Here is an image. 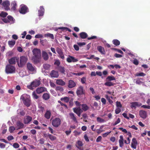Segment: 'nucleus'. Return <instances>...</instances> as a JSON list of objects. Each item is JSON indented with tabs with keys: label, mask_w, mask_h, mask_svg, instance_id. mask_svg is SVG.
Instances as JSON below:
<instances>
[{
	"label": "nucleus",
	"mask_w": 150,
	"mask_h": 150,
	"mask_svg": "<svg viewBox=\"0 0 150 150\" xmlns=\"http://www.w3.org/2000/svg\"><path fill=\"white\" fill-rule=\"evenodd\" d=\"M20 99L22 100L23 104L26 106L29 107L30 105L31 102L29 95L26 94H23L21 96Z\"/></svg>",
	"instance_id": "1"
},
{
	"label": "nucleus",
	"mask_w": 150,
	"mask_h": 150,
	"mask_svg": "<svg viewBox=\"0 0 150 150\" xmlns=\"http://www.w3.org/2000/svg\"><path fill=\"white\" fill-rule=\"evenodd\" d=\"M41 84L40 80L35 79L32 81L29 85L27 86V88L30 90L33 89V87H36L39 86Z\"/></svg>",
	"instance_id": "2"
},
{
	"label": "nucleus",
	"mask_w": 150,
	"mask_h": 150,
	"mask_svg": "<svg viewBox=\"0 0 150 150\" xmlns=\"http://www.w3.org/2000/svg\"><path fill=\"white\" fill-rule=\"evenodd\" d=\"M15 68L13 66L8 64L6 67L5 71L7 74L13 73L15 72Z\"/></svg>",
	"instance_id": "3"
},
{
	"label": "nucleus",
	"mask_w": 150,
	"mask_h": 150,
	"mask_svg": "<svg viewBox=\"0 0 150 150\" xmlns=\"http://www.w3.org/2000/svg\"><path fill=\"white\" fill-rule=\"evenodd\" d=\"M17 60V62L18 63V65L19 67H22L26 63L27 59L25 56H22L20 57V64H19L18 63L19 59H18V61Z\"/></svg>",
	"instance_id": "4"
},
{
	"label": "nucleus",
	"mask_w": 150,
	"mask_h": 150,
	"mask_svg": "<svg viewBox=\"0 0 150 150\" xmlns=\"http://www.w3.org/2000/svg\"><path fill=\"white\" fill-rule=\"evenodd\" d=\"M61 120L59 117H56L52 121V125L54 127H58L61 124Z\"/></svg>",
	"instance_id": "5"
},
{
	"label": "nucleus",
	"mask_w": 150,
	"mask_h": 150,
	"mask_svg": "<svg viewBox=\"0 0 150 150\" xmlns=\"http://www.w3.org/2000/svg\"><path fill=\"white\" fill-rule=\"evenodd\" d=\"M77 95L80 97L81 96L85 94V92L83 88L81 86H79L77 89L76 92Z\"/></svg>",
	"instance_id": "6"
},
{
	"label": "nucleus",
	"mask_w": 150,
	"mask_h": 150,
	"mask_svg": "<svg viewBox=\"0 0 150 150\" xmlns=\"http://www.w3.org/2000/svg\"><path fill=\"white\" fill-rule=\"evenodd\" d=\"M28 11V8L27 6L24 5H21V8L19 12L21 13L25 14Z\"/></svg>",
	"instance_id": "7"
},
{
	"label": "nucleus",
	"mask_w": 150,
	"mask_h": 150,
	"mask_svg": "<svg viewBox=\"0 0 150 150\" xmlns=\"http://www.w3.org/2000/svg\"><path fill=\"white\" fill-rule=\"evenodd\" d=\"M47 88L43 87H39L37 88L36 90V93L38 94L42 93L44 92L47 91Z\"/></svg>",
	"instance_id": "8"
},
{
	"label": "nucleus",
	"mask_w": 150,
	"mask_h": 150,
	"mask_svg": "<svg viewBox=\"0 0 150 150\" xmlns=\"http://www.w3.org/2000/svg\"><path fill=\"white\" fill-rule=\"evenodd\" d=\"M34 56L41 57V51L39 49L35 48L33 50Z\"/></svg>",
	"instance_id": "9"
},
{
	"label": "nucleus",
	"mask_w": 150,
	"mask_h": 150,
	"mask_svg": "<svg viewBox=\"0 0 150 150\" xmlns=\"http://www.w3.org/2000/svg\"><path fill=\"white\" fill-rule=\"evenodd\" d=\"M2 5L5 10L8 11L10 9L9 6L10 5V3L9 1H4L2 4Z\"/></svg>",
	"instance_id": "10"
},
{
	"label": "nucleus",
	"mask_w": 150,
	"mask_h": 150,
	"mask_svg": "<svg viewBox=\"0 0 150 150\" xmlns=\"http://www.w3.org/2000/svg\"><path fill=\"white\" fill-rule=\"evenodd\" d=\"M83 145V142L81 141L78 140L76 143L75 146L76 147L80 150H83V149L82 146Z\"/></svg>",
	"instance_id": "11"
},
{
	"label": "nucleus",
	"mask_w": 150,
	"mask_h": 150,
	"mask_svg": "<svg viewBox=\"0 0 150 150\" xmlns=\"http://www.w3.org/2000/svg\"><path fill=\"white\" fill-rule=\"evenodd\" d=\"M139 115L141 118L145 119L147 117V112L144 110H140L139 111Z\"/></svg>",
	"instance_id": "12"
},
{
	"label": "nucleus",
	"mask_w": 150,
	"mask_h": 150,
	"mask_svg": "<svg viewBox=\"0 0 150 150\" xmlns=\"http://www.w3.org/2000/svg\"><path fill=\"white\" fill-rule=\"evenodd\" d=\"M130 107L131 108H136L137 107H139L142 105L141 103H139L138 102H132L130 103Z\"/></svg>",
	"instance_id": "13"
},
{
	"label": "nucleus",
	"mask_w": 150,
	"mask_h": 150,
	"mask_svg": "<svg viewBox=\"0 0 150 150\" xmlns=\"http://www.w3.org/2000/svg\"><path fill=\"white\" fill-rule=\"evenodd\" d=\"M50 75L52 78H57L59 76L58 72L54 70H52L50 73Z\"/></svg>",
	"instance_id": "14"
},
{
	"label": "nucleus",
	"mask_w": 150,
	"mask_h": 150,
	"mask_svg": "<svg viewBox=\"0 0 150 150\" xmlns=\"http://www.w3.org/2000/svg\"><path fill=\"white\" fill-rule=\"evenodd\" d=\"M76 83L72 80H69L68 81V86L69 88H72L76 86Z\"/></svg>",
	"instance_id": "15"
},
{
	"label": "nucleus",
	"mask_w": 150,
	"mask_h": 150,
	"mask_svg": "<svg viewBox=\"0 0 150 150\" xmlns=\"http://www.w3.org/2000/svg\"><path fill=\"white\" fill-rule=\"evenodd\" d=\"M137 145V142L136 139L135 138H133L131 143V147L132 148L134 149H136Z\"/></svg>",
	"instance_id": "16"
},
{
	"label": "nucleus",
	"mask_w": 150,
	"mask_h": 150,
	"mask_svg": "<svg viewBox=\"0 0 150 150\" xmlns=\"http://www.w3.org/2000/svg\"><path fill=\"white\" fill-rule=\"evenodd\" d=\"M69 57L67 58V61L70 63L71 62H76L78 61V60L75 58L74 57L70 56H69Z\"/></svg>",
	"instance_id": "17"
},
{
	"label": "nucleus",
	"mask_w": 150,
	"mask_h": 150,
	"mask_svg": "<svg viewBox=\"0 0 150 150\" xmlns=\"http://www.w3.org/2000/svg\"><path fill=\"white\" fill-rule=\"evenodd\" d=\"M98 51L100 52L101 54H105V52L104 48L101 46H99L97 48Z\"/></svg>",
	"instance_id": "18"
},
{
	"label": "nucleus",
	"mask_w": 150,
	"mask_h": 150,
	"mask_svg": "<svg viewBox=\"0 0 150 150\" xmlns=\"http://www.w3.org/2000/svg\"><path fill=\"white\" fill-rule=\"evenodd\" d=\"M32 117L29 116H26L25 118L24 119V123L25 124L29 123L32 120Z\"/></svg>",
	"instance_id": "19"
},
{
	"label": "nucleus",
	"mask_w": 150,
	"mask_h": 150,
	"mask_svg": "<svg viewBox=\"0 0 150 150\" xmlns=\"http://www.w3.org/2000/svg\"><path fill=\"white\" fill-rule=\"evenodd\" d=\"M45 9L43 6L40 7V9L39 10L38 16H42L43 15L44 13Z\"/></svg>",
	"instance_id": "20"
},
{
	"label": "nucleus",
	"mask_w": 150,
	"mask_h": 150,
	"mask_svg": "<svg viewBox=\"0 0 150 150\" xmlns=\"http://www.w3.org/2000/svg\"><path fill=\"white\" fill-rule=\"evenodd\" d=\"M27 67L28 69L31 71H33L35 70L34 67L33 66L32 64L28 63L27 64Z\"/></svg>",
	"instance_id": "21"
},
{
	"label": "nucleus",
	"mask_w": 150,
	"mask_h": 150,
	"mask_svg": "<svg viewBox=\"0 0 150 150\" xmlns=\"http://www.w3.org/2000/svg\"><path fill=\"white\" fill-rule=\"evenodd\" d=\"M50 98V95L49 93H44L42 96V99L45 100H48Z\"/></svg>",
	"instance_id": "22"
},
{
	"label": "nucleus",
	"mask_w": 150,
	"mask_h": 150,
	"mask_svg": "<svg viewBox=\"0 0 150 150\" xmlns=\"http://www.w3.org/2000/svg\"><path fill=\"white\" fill-rule=\"evenodd\" d=\"M42 56L44 59L45 61L47 60L49 58V56L47 53L45 51H42Z\"/></svg>",
	"instance_id": "23"
},
{
	"label": "nucleus",
	"mask_w": 150,
	"mask_h": 150,
	"mask_svg": "<svg viewBox=\"0 0 150 150\" xmlns=\"http://www.w3.org/2000/svg\"><path fill=\"white\" fill-rule=\"evenodd\" d=\"M41 57L33 56L32 58V60L35 64H37L40 62Z\"/></svg>",
	"instance_id": "24"
},
{
	"label": "nucleus",
	"mask_w": 150,
	"mask_h": 150,
	"mask_svg": "<svg viewBox=\"0 0 150 150\" xmlns=\"http://www.w3.org/2000/svg\"><path fill=\"white\" fill-rule=\"evenodd\" d=\"M17 129H20L23 128L24 124L20 121H18L16 123Z\"/></svg>",
	"instance_id": "25"
},
{
	"label": "nucleus",
	"mask_w": 150,
	"mask_h": 150,
	"mask_svg": "<svg viewBox=\"0 0 150 150\" xmlns=\"http://www.w3.org/2000/svg\"><path fill=\"white\" fill-rule=\"evenodd\" d=\"M58 69L62 74L65 75L66 74V71L64 67L62 66L59 67H58Z\"/></svg>",
	"instance_id": "26"
},
{
	"label": "nucleus",
	"mask_w": 150,
	"mask_h": 150,
	"mask_svg": "<svg viewBox=\"0 0 150 150\" xmlns=\"http://www.w3.org/2000/svg\"><path fill=\"white\" fill-rule=\"evenodd\" d=\"M56 83L57 84L64 86L65 84V83L61 79H57L56 81Z\"/></svg>",
	"instance_id": "27"
},
{
	"label": "nucleus",
	"mask_w": 150,
	"mask_h": 150,
	"mask_svg": "<svg viewBox=\"0 0 150 150\" xmlns=\"http://www.w3.org/2000/svg\"><path fill=\"white\" fill-rule=\"evenodd\" d=\"M79 35L80 36V38L83 39H85L88 36L87 34L84 32H81L79 33Z\"/></svg>",
	"instance_id": "28"
},
{
	"label": "nucleus",
	"mask_w": 150,
	"mask_h": 150,
	"mask_svg": "<svg viewBox=\"0 0 150 150\" xmlns=\"http://www.w3.org/2000/svg\"><path fill=\"white\" fill-rule=\"evenodd\" d=\"M120 139L119 140V146L120 147H122L123 144L124 139L122 136H120Z\"/></svg>",
	"instance_id": "29"
},
{
	"label": "nucleus",
	"mask_w": 150,
	"mask_h": 150,
	"mask_svg": "<svg viewBox=\"0 0 150 150\" xmlns=\"http://www.w3.org/2000/svg\"><path fill=\"white\" fill-rule=\"evenodd\" d=\"M73 111L76 114L80 112H82V110H81L80 107L75 108H73Z\"/></svg>",
	"instance_id": "30"
},
{
	"label": "nucleus",
	"mask_w": 150,
	"mask_h": 150,
	"mask_svg": "<svg viewBox=\"0 0 150 150\" xmlns=\"http://www.w3.org/2000/svg\"><path fill=\"white\" fill-rule=\"evenodd\" d=\"M51 115V113L50 110H47L45 114V117L47 119L50 118Z\"/></svg>",
	"instance_id": "31"
},
{
	"label": "nucleus",
	"mask_w": 150,
	"mask_h": 150,
	"mask_svg": "<svg viewBox=\"0 0 150 150\" xmlns=\"http://www.w3.org/2000/svg\"><path fill=\"white\" fill-rule=\"evenodd\" d=\"M82 109L84 111H87L89 109V107L86 104H82L81 105Z\"/></svg>",
	"instance_id": "32"
},
{
	"label": "nucleus",
	"mask_w": 150,
	"mask_h": 150,
	"mask_svg": "<svg viewBox=\"0 0 150 150\" xmlns=\"http://www.w3.org/2000/svg\"><path fill=\"white\" fill-rule=\"evenodd\" d=\"M69 115L71 118L76 123H77L76 118L75 117L74 114L72 113H69Z\"/></svg>",
	"instance_id": "33"
},
{
	"label": "nucleus",
	"mask_w": 150,
	"mask_h": 150,
	"mask_svg": "<svg viewBox=\"0 0 150 150\" xmlns=\"http://www.w3.org/2000/svg\"><path fill=\"white\" fill-rule=\"evenodd\" d=\"M104 85L105 86L110 87L113 86L115 83L110 81H108L105 83Z\"/></svg>",
	"instance_id": "34"
},
{
	"label": "nucleus",
	"mask_w": 150,
	"mask_h": 150,
	"mask_svg": "<svg viewBox=\"0 0 150 150\" xmlns=\"http://www.w3.org/2000/svg\"><path fill=\"white\" fill-rule=\"evenodd\" d=\"M11 5L12 6L11 9L13 11H15L16 10L17 6V4L16 2L15 1H13Z\"/></svg>",
	"instance_id": "35"
},
{
	"label": "nucleus",
	"mask_w": 150,
	"mask_h": 150,
	"mask_svg": "<svg viewBox=\"0 0 150 150\" xmlns=\"http://www.w3.org/2000/svg\"><path fill=\"white\" fill-rule=\"evenodd\" d=\"M16 57H12L9 60V62L11 64H15L16 63Z\"/></svg>",
	"instance_id": "36"
},
{
	"label": "nucleus",
	"mask_w": 150,
	"mask_h": 150,
	"mask_svg": "<svg viewBox=\"0 0 150 150\" xmlns=\"http://www.w3.org/2000/svg\"><path fill=\"white\" fill-rule=\"evenodd\" d=\"M112 42L116 46H118L120 45V41L117 39H114L113 40Z\"/></svg>",
	"instance_id": "37"
},
{
	"label": "nucleus",
	"mask_w": 150,
	"mask_h": 150,
	"mask_svg": "<svg viewBox=\"0 0 150 150\" xmlns=\"http://www.w3.org/2000/svg\"><path fill=\"white\" fill-rule=\"evenodd\" d=\"M8 43L9 46L12 47L15 45L16 41L15 40H12L11 41H8Z\"/></svg>",
	"instance_id": "38"
},
{
	"label": "nucleus",
	"mask_w": 150,
	"mask_h": 150,
	"mask_svg": "<svg viewBox=\"0 0 150 150\" xmlns=\"http://www.w3.org/2000/svg\"><path fill=\"white\" fill-rule=\"evenodd\" d=\"M44 36L45 37H50L52 39H54V35L50 33L45 34L44 35Z\"/></svg>",
	"instance_id": "39"
},
{
	"label": "nucleus",
	"mask_w": 150,
	"mask_h": 150,
	"mask_svg": "<svg viewBox=\"0 0 150 150\" xmlns=\"http://www.w3.org/2000/svg\"><path fill=\"white\" fill-rule=\"evenodd\" d=\"M106 80L107 81H112L115 80V79L113 76H108L107 77Z\"/></svg>",
	"instance_id": "40"
},
{
	"label": "nucleus",
	"mask_w": 150,
	"mask_h": 150,
	"mask_svg": "<svg viewBox=\"0 0 150 150\" xmlns=\"http://www.w3.org/2000/svg\"><path fill=\"white\" fill-rule=\"evenodd\" d=\"M43 68L45 69L48 70L50 69V65L48 64H46L43 65Z\"/></svg>",
	"instance_id": "41"
},
{
	"label": "nucleus",
	"mask_w": 150,
	"mask_h": 150,
	"mask_svg": "<svg viewBox=\"0 0 150 150\" xmlns=\"http://www.w3.org/2000/svg\"><path fill=\"white\" fill-rule=\"evenodd\" d=\"M60 100L62 101L63 100L65 102L67 103L69 101V97H65L61 98Z\"/></svg>",
	"instance_id": "42"
},
{
	"label": "nucleus",
	"mask_w": 150,
	"mask_h": 150,
	"mask_svg": "<svg viewBox=\"0 0 150 150\" xmlns=\"http://www.w3.org/2000/svg\"><path fill=\"white\" fill-rule=\"evenodd\" d=\"M48 136L50 140L52 141L56 139V138L55 136H54L51 134H49Z\"/></svg>",
	"instance_id": "43"
},
{
	"label": "nucleus",
	"mask_w": 150,
	"mask_h": 150,
	"mask_svg": "<svg viewBox=\"0 0 150 150\" xmlns=\"http://www.w3.org/2000/svg\"><path fill=\"white\" fill-rule=\"evenodd\" d=\"M33 98L35 99H37L39 98L38 96L36 94L35 91H33L32 94Z\"/></svg>",
	"instance_id": "44"
},
{
	"label": "nucleus",
	"mask_w": 150,
	"mask_h": 150,
	"mask_svg": "<svg viewBox=\"0 0 150 150\" xmlns=\"http://www.w3.org/2000/svg\"><path fill=\"white\" fill-rule=\"evenodd\" d=\"M97 120L98 122L100 123H103L105 122L104 119H102L100 117H97Z\"/></svg>",
	"instance_id": "45"
},
{
	"label": "nucleus",
	"mask_w": 150,
	"mask_h": 150,
	"mask_svg": "<svg viewBox=\"0 0 150 150\" xmlns=\"http://www.w3.org/2000/svg\"><path fill=\"white\" fill-rule=\"evenodd\" d=\"M94 58L95 59L97 60H98L99 59V58L98 57H95V56L94 55H91L89 57H87L86 58L88 59H90Z\"/></svg>",
	"instance_id": "46"
},
{
	"label": "nucleus",
	"mask_w": 150,
	"mask_h": 150,
	"mask_svg": "<svg viewBox=\"0 0 150 150\" xmlns=\"http://www.w3.org/2000/svg\"><path fill=\"white\" fill-rule=\"evenodd\" d=\"M8 15V13L4 11H2L0 13V16L4 18L5 17Z\"/></svg>",
	"instance_id": "47"
},
{
	"label": "nucleus",
	"mask_w": 150,
	"mask_h": 150,
	"mask_svg": "<svg viewBox=\"0 0 150 150\" xmlns=\"http://www.w3.org/2000/svg\"><path fill=\"white\" fill-rule=\"evenodd\" d=\"M15 128L13 126H11L9 127V131L10 133H12L15 130Z\"/></svg>",
	"instance_id": "48"
},
{
	"label": "nucleus",
	"mask_w": 150,
	"mask_h": 150,
	"mask_svg": "<svg viewBox=\"0 0 150 150\" xmlns=\"http://www.w3.org/2000/svg\"><path fill=\"white\" fill-rule=\"evenodd\" d=\"M56 50L59 54H61L63 52L62 50L59 47H57L56 48Z\"/></svg>",
	"instance_id": "49"
},
{
	"label": "nucleus",
	"mask_w": 150,
	"mask_h": 150,
	"mask_svg": "<svg viewBox=\"0 0 150 150\" xmlns=\"http://www.w3.org/2000/svg\"><path fill=\"white\" fill-rule=\"evenodd\" d=\"M7 18L8 19V20L10 21V22H12V23H13L14 21L13 18L11 16H8Z\"/></svg>",
	"instance_id": "50"
},
{
	"label": "nucleus",
	"mask_w": 150,
	"mask_h": 150,
	"mask_svg": "<svg viewBox=\"0 0 150 150\" xmlns=\"http://www.w3.org/2000/svg\"><path fill=\"white\" fill-rule=\"evenodd\" d=\"M82 116L83 118V121L86 122H88V121L87 120L85 121V119H88V116H87V114L86 113L82 115Z\"/></svg>",
	"instance_id": "51"
},
{
	"label": "nucleus",
	"mask_w": 150,
	"mask_h": 150,
	"mask_svg": "<svg viewBox=\"0 0 150 150\" xmlns=\"http://www.w3.org/2000/svg\"><path fill=\"white\" fill-rule=\"evenodd\" d=\"M146 74L143 72L140 73H137L135 75L136 76H145Z\"/></svg>",
	"instance_id": "52"
},
{
	"label": "nucleus",
	"mask_w": 150,
	"mask_h": 150,
	"mask_svg": "<svg viewBox=\"0 0 150 150\" xmlns=\"http://www.w3.org/2000/svg\"><path fill=\"white\" fill-rule=\"evenodd\" d=\"M142 80V79L140 78L139 79H137L136 81V83L138 84H140L142 83V82L140 80Z\"/></svg>",
	"instance_id": "53"
},
{
	"label": "nucleus",
	"mask_w": 150,
	"mask_h": 150,
	"mask_svg": "<svg viewBox=\"0 0 150 150\" xmlns=\"http://www.w3.org/2000/svg\"><path fill=\"white\" fill-rule=\"evenodd\" d=\"M116 106L118 108H121L122 107V105L121 104L120 102L118 101L116 102Z\"/></svg>",
	"instance_id": "54"
},
{
	"label": "nucleus",
	"mask_w": 150,
	"mask_h": 150,
	"mask_svg": "<svg viewBox=\"0 0 150 150\" xmlns=\"http://www.w3.org/2000/svg\"><path fill=\"white\" fill-rule=\"evenodd\" d=\"M56 90L57 91H63V89L62 87L57 86L56 88Z\"/></svg>",
	"instance_id": "55"
},
{
	"label": "nucleus",
	"mask_w": 150,
	"mask_h": 150,
	"mask_svg": "<svg viewBox=\"0 0 150 150\" xmlns=\"http://www.w3.org/2000/svg\"><path fill=\"white\" fill-rule=\"evenodd\" d=\"M86 81V78L85 77H83L81 78V82L82 84L85 83Z\"/></svg>",
	"instance_id": "56"
},
{
	"label": "nucleus",
	"mask_w": 150,
	"mask_h": 150,
	"mask_svg": "<svg viewBox=\"0 0 150 150\" xmlns=\"http://www.w3.org/2000/svg\"><path fill=\"white\" fill-rule=\"evenodd\" d=\"M133 64L136 65H138L139 64V62L138 60L136 59H134L133 62Z\"/></svg>",
	"instance_id": "57"
},
{
	"label": "nucleus",
	"mask_w": 150,
	"mask_h": 150,
	"mask_svg": "<svg viewBox=\"0 0 150 150\" xmlns=\"http://www.w3.org/2000/svg\"><path fill=\"white\" fill-rule=\"evenodd\" d=\"M60 62L59 60H57L55 61L54 63V64L57 65V66L58 67H59V65L60 64Z\"/></svg>",
	"instance_id": "58"
},
{
	"label": "nucleus",
	"mask_w": 150,
	"mask_h": 150,
	"mask_svg": "<svg viewBox=\"0 0 150 150\" xmlns=\"http://www.w3.org/2000/svg\"><path fill=\"white\" fill-rule=\"evenodd\" d=\"M84 138L85 140V141L86 142H89V140L88 139V138L87 136V134H85L84 136Z\"/></svg>",
	"instance_id": "59"
},
{
	"label": "nucleus",
	"mask_w": 150,
	"mask_h": 150,
	"mask_svg": "<svg viewBox=\"0 0 150 150\" xmlns=\"http://www.w3.org/2000/svg\"><path fill=\"white\" fill-rule=\"evenodd\" d=\"M121 112L120 108H117L115 110V113L116 114H118Z\"/></svg>",
	"instance_id": "60"
},
{
	"label": "nucleus",
	"mask_w": 150,
	"mask_h": 150,
	"mask_svg": "<svg viewBox=\"0 0 150 150\" xmlns=\"http://www.w3.org/2000/svg\"><path fill=\"white\" fill-rule=\"evenodd\" d=\"M13 146L15 148H17L19 147V145L18 143H14L13 145Z\"/></svg>",
	"instance_id": "61"
},
{
	"label": "nucleus",
	"mask_w": 150,
	"mask_h": 150,
	"mask_svg": "<svg viewBox=\"0 0 150 150\" xmlns=\"http://www.w3.org/2000/svg\"><path fill=\"white\" fill-rule=\"evenodd\" d=\"M111 132V131H110L109 132H105L102 134V136L103 137H106Z\"/></svg>",
	"instance_id": "62"
},
{
	"label": "nucleus",
	"mask_w": 150,
	"mask_h": 150,
	"mask_svg": "<svg viewBox=\"0 0 150 150\" xmlns=\"http://www.w3.org/2000/svg\"><path fill=\"white\" fill-rule=\"evenodd\" d=\"M43 37V35L40 34H37L35 35V38H42Z\"/></svg>",
	"instance_id": "63"
},
{
	"label": "nucleus",
	"mask_w": 150,
	"mask_h": 150,
	"mask_svg": "<svg viewBox=\"0 0 150 150\" xmlns=\"http://www.w3.org/2000/svg\"><path fill=\"white\" fill-rule=\"evenodd\" d=\"M141 107L144 108L150 109V106L149 105H143Z\"/></svg>",
	"instance_id": "64"
}]
</instances>
